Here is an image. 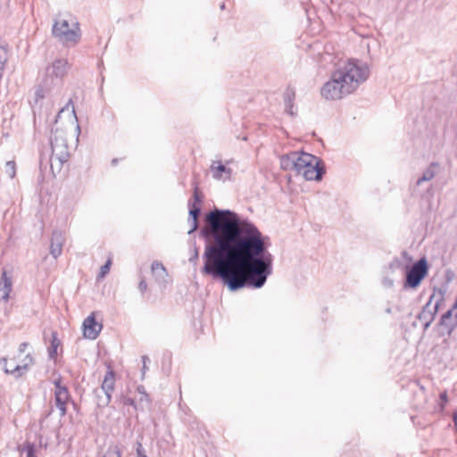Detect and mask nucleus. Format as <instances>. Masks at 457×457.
Returning a JSON list of instances; mask_svg holds the SVG:
<instances>
[{
	"instance_id": "f257e3e1",
	"label": "nucleus",
	"mask_w": 457,
	"mask_h": 457,
	"mask_svg": "<svg viewBox=\"0 0 457 457\" xmlns=\"http://www.w3.org/2000/svg\"><path fill=\"white\" fill-rule=\"evenodd\" d=\"M205 220L208 227L201 233L207 243L201 272L221 279L231 291L261 288L272 272L268 237L229 210L214 209Z\"/></svg>"
},
{
	"instance_id": "f03ea898",
	"label": "nucleus",
	"mask_w": 457,
	"mask_h": 457,
	"mask_svg": "<svg viewBox=\"0 0 457 457\" xmlns=\"http://www.w3.org/2000/svg\"><path fill=\"white\" fill-rule=\"evenodd\" d=\"M370 75L369 66L360 61L351 60L332 73L331 79L320 89L321 96L327 100H337L353 93Z\"/></svg>"
},
{
	"instance_id": "7ed1b4c3",
	"label": "nucleus",
	"mask_w": 457,
	"mask_h": 457,
	"mask_svg": "<svg viewBox=\"0 0 457 457\" xmlns=\"http://www.w3.org/2000/svg\"><path fill=\"white\" fill-rule=\"evenodd\" d=\"M71 104V100L61 109L58 112L56 120H55V127L52 130V136L50 137L51 143V150L52 154L49 157V160L44 163V157L41 156L40 159V167L42 168L44 165L49 163L51 171L53 175L55 177L56 174L60 173L63 164L68 162L70 158L69 145L67 141V129H62L59 127V123L62 120V115L65 112H68L71 118V128L74 122H76V129L79 131L80 128L78 124V120L76 116V112L74 107L71 106L70 110V104Z\"/></svg>"
},
{
	"instance_id": "20e7f679",
	"label": "nucleus",
	"mask_w": 457,
	"mask_h": 457,
	"mask_svg": "<svg viewBox=\"0 0 457 457\" xmlns=\"http://www.w3.org/2000/svg\"><path fill=\"white\" fill-rule=\"evenodd\" d=\"M69 69L70 64L66 59H57L47 66L44 79L35 93L36 102L58 91Z\"/></svg>"
},
{
	"instance_id": "39448f33",
	"label": "nucleus",
	"mask_w": 457,
	"mask_h": 457,
	"mask_svg": "<svg viewBox=\"0 0 457 457\" xmlns=\"http://www.w3.org/2000/svg\"><path fill=\"white\" fill-rule=\"evenodd\" d=\"M52 34L65 46H74L81 38L79 23L70 14H59L54 18Z\"/></svg>"
},
{
	"instance_id": "423d86ee",
	"label": "nucleus",
	"mask_w": 457,
	"mask_h": 457,
	"mask_svg": "<svg viewBox=\"0 0 457 457\" xmlns=\"http://www.w3.org/2000/svg\"><path fill=\"white\" fill-rule=\"evenodd\" d=\"M444 295L445 292L442 289H434V292L430 295L429 300L424 305L421 312L418 314L417 320L421 322L424 331L428 328L434 320L440 303L444 300Z\"/></svg>"
},
{
	"instance_id": "0eeeda50",
	"label": "nucleus",
	"mask_w": 457,
	"mask_h": 457,
	"mask_svg": "<svg viewBox=\"0 0 457 457\" xmlns=\"http://www.w3.org/2000/svg\"><path fill=\"white\" fill-rule=\"evenodd\" d=\"M406 278L403 284L404 288H416L420 286L428 271V265L425 257L420 258L411 268L404 266Z\"/></svg>"
},
{
	"instance_id": "6e6552de",
	"label": "nucleus",
	"mask_w": 457,
	"mask_h": 457,
	"mask_svg": "<svg viewBox=\"0 0 457 457\" xmlns=\"http://www.w3.org/2000/svg\"><path fill=\"white\" fill-rule=\"evenodd\" d=\"M324 172L323 162L315 156V162H310L301 175L306 180H320Z\"/></svg>"
},
{
	"instance_id": "1a4fd4ad",
	"label": "nucleus",
	"mask_w": 457,
	"mask_h": 457,
	"mask_svg": "<svg viewBox=\"0 0 457 457\" xmlns=\"http://www.w3.org/2000/svg\"><path fill=\"white\" fill-rule=\"evenodd\" d=\"M114 372L112 370H108L104 375V381L101 386V390L104 393L105 397L104 399L99 400V405H107L111 402L112 393L114 390Z\"/></svg>"
},
{
	"instance_id": "9d476101",
	"label": "nucleus",
	"mask_w": 457,
	"mask_h": 457,
	"mask_svg": "<svg viewBox=\"0 0 457 457\" xmlns=\"http://www.w3.org/2000/svg\"><path fill=\"white\" fill-rule=\"evenodd\" d=\"M103 326L96 322L95 319V313L92 312L83 322L84 336L89 339H96Z\"/></svg>"
},
{
	"instance_id": "9b49d317",
	"label": "nucleus",
	"mask_w": 457,
	"mask_h": 457,
	"mask_svg": "<svg viewBox=\"0 0 457 457\" xmlns=\"http://www.w3.org/2000/svg\"><path fill=\"white\" fill-rule=\"evenodd\" d=\"M35 363L34 357L31 353H27L21 360V363L17 364L15 367L9 370L12 372V375L15 378H21L23 375L27 373L31 366Z\"/></svg>"
},
{
	"instance_id": "f8f14e48",
	"label": "nucleus",
	"mask_w": 457,
	"mask_h": 457,
	"mask_svg": "<svg viewBox=\"0 0 457 457\" xmlns=\"http://www.w3.org/2000/svg\"><path fill=\"white\" fill-rule=\"evenodd\" d=\"M210 170L213 179L217 180L229 179L232 174V170L223 165L220 161L212 162Z\"/></svg>"
},
{
	"instance_id": "ddd939ff",
	"label": "nucleus",
	"mask_w": 457,
	"mask_h": 457,
	"mask_svg": "<svg viewBox=\"0 0 457 457\" xmlns=\"http://www.w3.org/2000/svg\"><path fill=\"white\" fill-rule=\"evenodd\" d=\"M69 399L70 395L67 388H60L58 390H54L55 406L58 408L62 417L66 414V403Z\"/></svg>"
},
{
	"instance_id": "4468645a",
	"label": "nucleus",
	"mask_w": 457,
	"mask_h": 457,
	"mask_svg": "<svg viewBox=\"0 0 457 457\" xmlns=\"http://www.w3.org/2000/svg\"><path fill=\"white\" fill-rule=\"evenodd\" d=\"M64 243V237L61 231H54L51 237L50 253L56 259L61 255L62 245Z\"/></svg>"
},
{
	"instance_id": "2eb2a0df",
	"label": "nucleus",
	"mask_w": 457,
	"mask_h": 457,
	"mask_svg": "<svg viewBox=\"0 0 457 457\" xmlns=\"http://www.w3.org/2000/svg\"><path fill=\"white\" fill-rule=\"evenodd\" d=\"M310 162H315V156L306 153L296 152L295 172L301 174Z\"/></svg>"
},
{
	"instance_id": "dca6fc26",
	"label": "nucleus",
	"mask_w": 457,
	"mask_h": 457,
	"mask_svg": "<svg viewBox=\"0 0 457 457\" xmlns=\"http://www.w3.org/2000/svg\"><path fill=\"white\" fill-rule=\"evenodd\" d=\"M11 290L12 282L9 278H6L5 272H4L0 280V303L7 302Z\"/></svg>"
},
{
	"instance_id": "f3484780",
	"label": "nucleus",
	"mask_w": 457,
	"mask_h": 457,
	"mask_svg": "<svg viewBox=\"0 0 457 457\" xmlns=\"http://www.w3.org/2000/svg\"><path fill=\"white\" fill-rule=\"evenodd\" d=\"M296 152H292L280 157V166L284 170L295 171Z\"/></svg>"
},
{
	"instance_id": "a211bd4d",
	"label": "nucleus",
	"mask_w": 457,
	"mask_h": 457,
	"mask_svg": "<svg viewBox=\"0 0 457 457\" xmlns=\"http://www.w3.org/2000/svg\"><path fill=\"white\" fill-rule=\"evenodd\" d=\"M188 207H189V215L192 217V228L188 231V233H192L193 231L196 230L198 226V217L201 213V207L199 205H196L195 203H192L191 201L188 202Z\"/></svg>"
},
{
	"instance_id": "6ab92c4d",
	"label": "nucleus",
	"mask_w": 457,
	"mask_h": 457,
	"mask_svg": "<svg viewBox=\"0 0 457 457\" xmlns=\"http://www.w3.org/2000/svg\"><path fill=\"white\" fill-rule=\"evenodd\" d=\"M151 269H152V272H153L154 276L158 280H164L168 275L165 267L162 265V262H159L157 261H155L152 263Z\"/></svg>"
},
{
	"instance_id": "aec40b11",
	"label": "nucleus",
	"mask_w": 457,
	"mask_h": 457,
	"mask_svg": "<svg viewBox=\"0 0 457 457\" xmlns=\"http://www.w3.org/2000/svg\"><path fill=\"white\" fill-rule=\"evenodd\" d=\"M437 166V163L433 162L430 166L424 171L423 175L417 180V186H420L421 183L425 181L431 180L436 176L435 167Z\"/></svg>"
},
{
	"instance_id": "412c9836",
	"label": "nucleus",
	"mask_w": 457,
	"mask_h": 457,
	"mask_svg": "<svg viewBox=\"0 0 457 457\" xmlns=\"http://www.w3.org/2000/svg\"><path fill=\"white\" fill-rule=\"evenodd\" d=\"M453 310H448L443 316L441 317L440 324L442 326H445L448 328H453L457 323V318L455 317V321H452Z\"/></svg>"
},
{
	"instance_id": "4be33fe9",
	"label": "nucleus",
	"mask_w": 457,
	"mask_h": 457,
	"mask_svg": "<svg viewBox=\"0 0 457 457\" xmlns=\"http://www.w3.org/2000/svg\"><path fill=\"white\" fill-rule=\"evenodd\" d=\"M21 457H37L36 445L33 443L26 442L21 448Z\"/></svg>"
},
{
	"instance_id": "5701e85b",
	"label": "nucleus",
	"mask_w": 457,
	"mask_h": 457,
	"mask_svg": "<svg viewBox=\"0 0 457 457\" xmlns=\"http://www.w3.org/2000/svg\"><path fill=\"white\" fill-rule=\"evenodd\" d=\"M51 347L49 348L48 354L51 359H54L57 354V348L60 345V341L57 338L56 332L52 334Z\"/></svg>"
},
{
	"instance_id": "b1692460",
	"label": "nucleus",
	"mask_w": 457,
	"mask_h": 457,
	"mask_svg": "<svg viewBox=\"0 0 457 457\" xmlns=\"http://www.w3.org/2000/svg\"><path fill=\"white\" fill-rule=\"evenodd\" d=\"M103 457H121V453L118 445H109Z\"/></svg>"
},
{
	"instance_id": "393cba45",
	"label": "nucleus",
	"mask_w": 457,
	"mask_h": 457,
	"mask_svg": "<svg viewBox=\"0 0 457 457\" xmlns=\"http://www.w3.org/2000/svg\"><path fill=\"white\" fill-rule=\"evenodd\" d=\"M0 363L3 365L4 371L6 374H10V375H12V372L9 371V370L17 365L14 363V361L12 360L11 361H9L8 359L5 357H3L0 359Z\"/></svg>"
},
{
	"instance_id": "a878e982",
	"label": "nucleus",
	"mask_w": 457,
	"mask_h": 457,
	"mask_svg": "<svg viewBox=\"0 0 457 457\" xmlns=\"http://www.w3.org/2000/svg\"><path fill=\"white\" fill-rule=\"evenodd\" d=\"M4 171L11 179H13L16 173L15 162L12 161L7 162L5 163Z\"/></svg>"
},
{
	"instance_id": "bb28decb",
	"label": "nucleus",
	"mask_w": 457,
	"mask_h": 457,
	"mask_svg": "<svg viewBox=\"0 0 457 457\" xmlns=\"http://www.w3.org/2000/svg\"><path fill=\"white\" fill-rule=\"evenodd\" d=\"M194 185H195V188H194V194H193V199H194L193 203H195L197 205L203 202V195L197 187V183L195 182Z\"/></svg>"
},
{
	"instance_id": "cd10ccee",
	"label": "nucleus",
	"mask_w": 457,
	"mask_h": 457,
	"mask_svg": "<svg viewBox=\"0 0 457 457\" xmlns=\"http://www.w3.org/2000/svg\"><path fill=\"white\" fill-rule=\"evenodd\" d=\"M388 269L394 272L398 269H404L402 262L398 258H395L389 264Z\"/></svg>"
},
{
	"instance_id": "c85d7f7f",
	"label": "nucleus",
	"mask_w": 457,
	"mask_h": 457,
	"mask_svg": "<svg viewBox=\"0 0 457 457\" xmlns=\"http://www.w3.org/2000/svg\"><path fill=\"white\" fill-rule=\"evenodd\" d=\"M112 261L108 260L105 264L101 267L99 277L104 278L110 270Z\"/></svg>"
},
{
	"instance_id": "c756f323",
	"label": "nucleus",
	"mask_w": 457,
	"mask_h": 457,
	"mask_svg": "<svg viewBox=\"0 0 457 457\" xmlns=\"http://www.w3.org/2000/svg\"><path fill=\"white\" fill-rule=\"evenodd\" d=\"M295 92L293 90H287L285 95H284V101H285V104L287 103H293L294 99H295Z\"/></svg>"
},
{
	"instance_id": "7c9ffc66",
	"label": "nucleus",
	"mask_w": 457,
	"mask_h": 457,
	"mask_svg": "<svg viewBox=\"0 0 457 457\" xmlns=\"http://www.w3.org/2000/svg\"><path fill=\"white\" fill-rule=\"evenodd\" d=\"M285 108H286V112L294 116L295 113V111H294V103H287L285 104Z\"/></svg>"
},
{
	"instance_id": "2f4dec72",
	"label": "nucleus",
	"mask_w": 457,
	"mask_h": 457,
	"mask_svg": "<svg viewBox=\"0 0 457 457\" xmlns=\"http://www.w3.org/2000/svg\"><path fill=\"white\" fill-rule=\"evenodd\" d=\"M382 284L386 287H392L394 286V280L390 278L385 277L382 279Z\"/></svg>"
},
{
	"instance_id": "473e14b6",
	"label": "nucleus",
	"mask_w": 457,
	"mask_h": 457,
	"mask_svg": "<svg viewBox=\"0 0 457 457\" xmlns=\"http://www.w3.org/2000/svg\"><path fill=\"white\" fill-rule=\"evenodd\" d=\"M137 454L138 457H146L144 454V449L140 442H137Z\"/></svg>"
},
{
	"instance_id": "72a5a7b5",
	"label": "nucleus",
	"mask_w": 457,
	"mask_h": 457,
	"mask_svg": "<svg viewBox=\"0 0 457 457\" xmlns=\"http://www.w3.org/2000/svg\"><path fill=\"white\" fill-rule=\"evenodd\" d=\"M138 289L144 293L147 289V284L145 279H141L138 284Z\"/></svg>"
},
{
	"instance_id": "f704fd0d",
	"label": "nucleus",
	"mask_w": 457,
	"mask_h": 457,
	"mask_svg": "<svg viewBox=\"0 0 457 457\" xmlns=\"http://www.w3.org/2000/svg\"><path fill=\"white\" fill-rule=\"evenodd\" d=\"M29 346V344L24 342V343H21L20 345H19V349H18V352H19V354H21L25 352V350L27 349V347Z\"/></svg>"
},
{
	"instance_id": "c9c22d12",
	"label": "nucleus",
	"mask_w": 457,
	"mask_h": 457,
	"mask_svg": "<svg viewBox=\"0 0 457 457\" xmlns=\"http://www.w3.org/2000/svg\"><path fill=\"white\" fill-rule=\"evenodd\" d=\"M54 386H55V390H58V389H60V388H66L65 386H62V385H61V381H60V379H56V380H54Z\"/></svg>"
},
{
	"instance_id": "e433bc0d",
	"label": "nucleus",
	"mask_w": 457,
	"mask_h": 457,
	"mask_svg": "<svg viewBox=\"0 0 457 457\" xmlns=\"http://www.w3.org/2000/svg\"><path fill=\"white\" fill-rule=\"evenodd\" d=\"M402 256L403 259H405L407 262H411V257L410 256V254L406 252V251H403L402 253Z\"/></svg>"
},
{
	"instance_id": "4c0bfd02",
	"label": "nucleus",
	"mask_w": 457,
	"mask_h": 457,
	"mask_svg": "<svg viewBox=\"0 0 457 457\" xmlns=\"http://www.w3.org/2000/svg\"><path fill=\"white\" fill-rule=\"evenodd\" d=\"M440 399L442 402L445 403L447 402V394L446 392H443L441 395H440Z\"/></svg>"
},
{
	"instance_id": "58836bf2",
	"label": "nucleus",
	"mask_w": 457,
	"mask_h": 457,
	"mask_svg": "<svg viewBox=\"0 0 457 457\" xmlns=\"http://www.w3.org/2000/svg\"><path fill=\"white\" fill-rule=\"evenodd\" d=\"M197 259H198V252H197V250H195V254H194V256H192V257L189 259V261H190V262H195Z\"/></svg>"
},
{
	"instance_id": "ea45409f",
	"label": "nucleus",
	"mask_w": 457,
	"mask_h": 457,
	"mask_svg": "<svg viewBox=\"0 0 457 457\" xmlns=\"http://www.w3.org/2000/svg\"><path fill=\"white\" fill-rule=\"evenodd\" d=\"M149 361L148 357L144 356L143 357V362H144L143 370H145L146 368V361Z\"/></svg>"
},
{
	"instance_id": "a19ab883",
	"label": "nucleus",
	"mask_w": 457,
	"mask_h": 457,
	"mask_svg": "<svg viewBox=\"0 0 457 457\" xmlns=\"http://www.w3.org/2000/svg\"><path fill=\"white\" fill-rule=\"evenodd\" d=\"M386 312L387 313H391V312H392V311H391V308H387V309L386 310Z\"/></svg>"
}]
</instances>
